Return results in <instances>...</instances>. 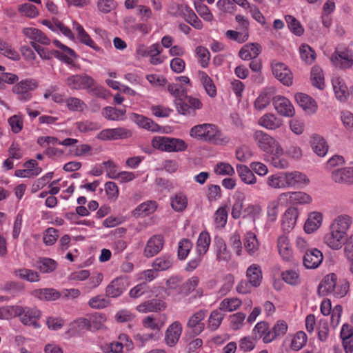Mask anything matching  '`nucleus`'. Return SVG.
Segmentation results:
<instances>
[{
    "instance_id": "58836bf2",
    "label": "nucleus",
    "mask_w": 353,
    "mask_h": 353,
    "mask_svg": "<svg viewBox=\"0 0 353 353\" xmlns=\"http://www.w3.org/2000/svg\"><path fill=\"white\" fill-rule=\"evenodd\" d=\"M278 250L280 255L285 261H290L292 258V250L290 249L288 237L281 235L278 238Z\"/></svg>"
},
{
    "instance_id": "de8ad7c7",
    "label": "nucleus",
    "mask_w": 353,
    "mask_h": 353,
    "mask_svg": "<svg viewBox=\"0 0 353 353\" xmlns=\"http://www.w3.org/2000/svg\"><path fill=\"white\" fill-rule=\"evenodd\" d=\"M241 304V300L238 298H225L220 303L219 309L224 312H233L237 310Z\"/></svg>"
},
{
    "instance_id": "412c9836",
    "label": "nucleus",
    "mask_w": 353,
    "mask_h": 353,
    "mask_svg": "<svg viewBox=\"0 0 353 353\" xmlns=\"http://www.w3.org/2000/svg\"><path fill=\"white\" fill-rule=\"evenodd\" d=\"M336 280L337 276L334 273H331L325 276L319 285V294L321 296H326L332 293Z\"/></svg>"
},
{
    "instance_id": "69168bd1",
    "label": "nucleus",
    "mask_w": 353,
    "mask_h": 353,
    "mask_svg": "<svg viewBox=\"0 0 353 353\" xmlns=\"http://www.w3.org/2000/svg\"><path fill=\"white\" fill-rule=\"evenodd\" d=\"M282 279L287 283L296 285L300 283L299 274L294 270H286L281 274Z\"/></svg>"
},
{
    "instance_id": "13d9d810",
    "label": "nucleus",
    "mask_w": 353,
    "mask_h": 353,
    "mask_svg": "<svg viewBox=\"0 0 353 353\" xmlns=\"http://www.w3.org/2000/svg\"><path fill=\"white\" fill-rule=\"evenodd\" d=\"M307 337L304 332H298L293 337L291 348L294 351L301 350L307 343Z\"/></svg>"
},
{
    "instance_id": "c9c22d12",
    "label": "nucleus",
    "mask_w": 353,
    "mask_h": 353,
    "mask_svg": "<svg viewBox=\"0 0 353 353\" xmlns=\"http://www.w3.org/2000/svg\"><path fill=\"white\" fill-rule=\"evenodd\" d=\"M215 246L216 249V259L228 262L231 259L230 252L228 250L225 242L222 238L215 239Z\"/></svg>"
},
{
    "instance_id": "72a5a7b5",
    "label": "nucleus",
    "mask_w": 353,
    "mask_h": 353,
    "mask_svg": "<svg viewBox=\"0 0 353 353\" xmlns=\"http://www.w3.org/2000/svg\"><path fill=\"white\" fill-rule=\"evenodd\" d=\"M246 276L252 287L256 288L260 285L262 281V272L259 265L256 264L250 265L247 270Z\"/></svg>"
},
{
    "instance_id": "79ce46f5",
    "label": "nucleus",
    "mask_w": 353,
    "mask_h": 353,
    "mask_svg": "<svg viewBox=\"0 0 353 353\" xmlns=\"http://www.w3.org/2000/svg\"><path fill=\"white\" fill-rule=\"evenodd\" d=\"M244 246L250 255L254 256L258 253L259 242L254 233L250 232L245 234Z\"/></svg>"
},
{
    "instance_id": "7ed1b4c3",
    "label": "nucleus",
    "mask_w": 353,
    "mask_h": 353,
    "mask_svg": "<svg viewBox=\"0 0 353 353\" xmlns=\"http://www.w3.org/2000/svg\"><path fill=\"white\" fill-rule=\"evenodd\" d=\"M271 67L273 75L283 85L290 86L292 84V73L285 63L273 61Z\"/></svg>"
},
{
    "instance_id": "4c0bfd02",
    "label": "nucleus",
    "mask_w": 353,
    "mask_h": 353,
    "mask_svg": "<svg viewBox=\"0 0 353 353\" xmlns=\"http://www.w3.org/2000/svg\"><path fill=\"white\" fill-rule=\"evenodd\" d=\"M287 187L307 184L309 179L307 176L299 172H285Z\"/></svg>"
},
{
    "instance_id": "864d4df0",
    "label": "nucleus",
    "mask_w": 353,
    "mask_h": 353,
    "mask_svg": "<svg viewBox=\"0 0 353 353\" xmlns=\"http://www.w3.org/2000/svg\"><path fill=\"white\" fill-rule=\"evenodd\" d=\"M285 19L290 31L296 36H301L304 29L301 23L293 16L286 15Z\"/></svg>"
},
{
    "instance_id": "a211bd4d",
    "label": "nucleus",
    "mask_w": 353,
    "mask_h": 353,
    "mask_svg": "<svg viewBox=\"0 0 353 353\" xmlns=\"http://www.w3.org/2000/svg\"><path fill=\"white\" fill-rule=\"evenodd\" d=\"M346 235L330 228V232L324 236L325 243L333 250H339L344 244Z\"/></svg>"
},
{
    "instance_id": "a18cd8bd",
    "label": "nucleus",
    "mask_w": 353,
    "mask_h": 353,
    "mask_svg": "<svg viewBox=\"0 0 353 353\" xmlns=\"http://www.w3.org/2000/svg\"><path fill=\"white\" fill-rule=\"evenodd\" d=\"M234 198L235 201L232 206L231 214L234 219H239L241 215L245 195L243 192L238 191L235 193Z\"/></svg>"
},
{
    "instance_id": "20e7f679",
    "label": "nucleus",
    "mask_w": 353,
    "mask_h": 353,
    "mask_svg": "<svg viewBox=\"0 0 353 353\" xmlns=\"http://www.w3.org/2000/svg\"><path fill=\"white\" fill-rule=\"evenodd\" d=\"M132 132L130 130L119 127L117 128H108L101 130L97 134V139L102 141H111L125 139L131 137Z\"/></svg>"
},
{
    "instance_id": "39448f33",
    "label": "nucleus",
    "mask_w": 353,
    "mask_h": 353,
    "mask_svg": "<svg viewBox=\"0 0 353 353\" xmlns=\"http://www.w3.org/2000/svg\"><path fill=\"white\" fill-rule=\"evenodd\" d=\"M253 137L257 145L267 153L272 152L276 147L280 146L274 138L262 130H256Z\"/></svg>"
},
{
    "instance_id": "393cba45",
    "label": "nucleus",
    "mask_w": 353,
    "mask_h": 353,
    "mask_svg": "<svg viewBox=\"0 0 353 353\" xmlns=\"http://www.w3.org/2000/svg\"><path fill=\"white\" fill-rule=\"evenodd\" d=\"M269 154L268 161L274 167L279 169H284L288 167V161L283 157L281 146L276 147L274 151Z\"/></svg>"
},
{
    "instance_id": "3c124183",
    "label": "nucleus",
    "mask_w": 353,
    "mask_h": 353,
    "mask_svg": "<svg viewBox=\"0 0 353 353\" xmlns=\"http://www.w3.org/2000/svg\"><path fill=\"white\" fill-rule=\"evenodd\" d=\"M267 183L272 188H285L287 187L285 172L276 174L268 178Z\"/></svg>"
},
{
    "instance_id": "0e129e2a",
    "label": "nucleus",
    "mask_w": 353,
    "mask_h": 353,
    "mask_svg": "<svg viewBox=\"0 0 353 353\" xmlns=\"http://www.w3.org/2000/svg\"><path fill=\"white\" fill-rule=\"evenodd\" d=\"M19 10L22 14L30 18H34L39 14V11L36 6L30 3H25L20 5Z\"/></svg>"
},
{
    "instance_id": "8fccbe9b",
    "label": "nucleus",
    "mask_w": 353,
    "mask_h": 353,
    "mask_svg": "<svg viewBox=\"0 0 353 353\" xmlns=\"http://www.w3.org/2000/svg\"><path fill=\"white\" fill-rule=\"evenodd\" d=\"M188 205V199L183 193H178L171 197V206L176 212H183Z\"/></svg>"
},
{
    "instance_id": "f704fd0d",
    "label": "nucleus",
    "mask_w": 353,
    "mask_h": 353,
    "mask_svg": "<svg viewBox=\"0 0 353 353\" xmlns=\"http://www.w3.org/2000/svg\"><path fill=\"white\" fill-rule=\"evenodd\" d=\"M236 171L239 176L243 183L252 185L256 182V179L250 167L249 168L245 165L238 164L236 165Z\"/></svg>"
},
{
    "instance_id": "5701e85b",
    "label": "nucleus",
    "mask_w": 353,
    "mask_h": 353,
    "mask_svg": "<svg viewBox=\"0 0 353 353\" xmlns=\"http://www.w3.org/2000/svg\"><path fill=\"white\" fill-rule=\"evenodd\" d=\"M340 336L343 341V345L345 351L348 352H353V328L350 325L343 324L341 330Z\"/></svg>"
},
{
    "instance_id": "6e6d98bb",
    "label": "nucleus",
    "mask_w": 353,
    "mask_h": 353,
    "mask_svg": "<svg viewBox=\"0 0 353 353\" xmlns=\"http://www.w3.org/2000/svg\"><path fill=\"white\" fill-rule=\"evenodd\" d=\"M192 248V242L188 239H183L179 242L178 259L185 260Z\"/></svg>"
},
{
    "instance_id": "6e6552de",
    "label": "nucleus",
    "mask_w": 353,
    "mask_h": 353,
    "mask_svg": "<svg viewBox=\"0 0 353 353\" xmlns=\"http://www.w3.org/2000/svg\"><path fill=\"white\" fill-rule=\"evenodd\" d=\"M19 309L17 316L20 317L21 323L26 325H33L37 327L39 326L37 320L41 316L40 311L37 308L22 307L18 305H13Z\"/></svg>"
},
{
    "instance_id": "f03ea898",
    "label": "nucleus",
    "mask_w": 353,
    "mask_h": 353,
    "mask_svg": "<svg viewBox=\"0 0 353 353\" xmlns=\"http://www.w3.org/2000/svg\"><path fill=\"white\" fill-rule=\"evenodd\" d=\"M154 148L168 152H182L187 149L188 145L180 139L168 137H155L152 140Z\"/></svg>"
},
{
    "instance_id": "dca6fc26",
    "label": "nucleus",
    "mask_w": 353,
    "mask_h": 353,
    "mask_svg": "<svg viewBox=\"0 0 353 353\" xmlns=\"http://www.w3.org/2000/svg\"><path fill=\"white\" fill-rule=\"evenodd\" d=\"M299 216L298 210L294 207L288 208L282 219V228L283 231L290 232L295 226Z\"/></svg>"
},
{
    "instance_id": "f3484780",
    "label": "nucleus",
    "mask_w": 353,
    "mask_h": 353,
    "mask_svg": "<svg viewBox=\"0 0 353 353\" xmlns=\"http://www.w3.org/2000/svg\"><path fill=\"white\" fill-rule=\"evenodd\" d=\"M332 178L336 183L353 184V166L334 170Z\"/></svg>"
},
{
    "instance_id": "9b49d317",
    "label": "nucleus",
    "mask_w": 353,
    "mask_h": 353,
    "mask_svg": "<svg viewBox=\"0 0 353 353\" xmlns=\"http://www.w3.org/2000/svg\"><path fill=\"white\" fill-rule=\"evenodd\" d=\"M272 103L275 110L279 114L288 117L294 116V107L287 98L278 95L273 98Z\"/></svg>"
},
{
    "instance_id": "0eeeda50",
    "label": "nucleus",
    "mask_w": 353,
    "mask_h": 353,
    "mask_svg": "<svg viewBox=\"0 0 353 353\" xmlns=\"http://www.w3.org/2000/svg\"><path fill=\"white\" fill-rule=\"evenodd\" d=\"M94 80L87 74H74L65 79L66 85L72 90L88 89Z\"/></svg>"
},
{
    "instance_id": "f8f14e48",
    "label": "nucleus",
    "mask_w": 353,
    "mask_h": 353,
    "mask_svg": "<svg viewBox=\"0 0 353 353\" xmlns=\"http://www.w3.org/2000/svg\"><path fill=\"white\" fill-rule=\"evenodd\" d=\"M279 200L286 201L292 204H307L311 202L312 198L303 192H288L279 194Z\"/></svg>"
},
{
    "instance_id": "680f3d73",
    "label": "nucleus",
    "mask_w": 353,
    "mask_h": 353,
    "mask_svg": "<svg viewBox=\"0 0 353 353\" xmlns=\"http://www.w3.org/2000/svg\"><path fill=\"white\" fill-rule=\"evenodd\" d=\"M65 103L68 109L72 111H83L86 107L85 103L77 97H70L67 99Z\"/></svg>"
},
{
    "instance_id": "e433bc0d",
    "label": "nucleus",
    "mask_w": 353,
    "mask_h": 353,
    "mask_svg": "<svg viewBox=\"0 0 353 353\" xmlns=\"http://www.w3.org/2000/svg\"><path fill=\"white\" fill-rule=\"evenodd\" d=\"M174 261L170 254H163L156 258L152 263V267L159 271H165L172 268Z\"/></svg>"
},
{
    "instance_id": "5fc2aeb1",
    "label": "nucleus",
    "mask_w": 353,
    "mask_h": 353,
    "mask_svg": "<svg viewBox=\"0 0 353 353\" xmlns=\"http://www.w3.org/2000/svg\"><path fill=\"white\" fill-rule=\"evenodd\" d=\"M301 59L306 63L311 64L316 59V53L308 45L302 44L299 48Z\"/></svg>"
},
{
    "instance_id": "473e14b6",
    "label": "nucleus",
    "mask_w": 353,
    "mask_h": 353,
    "mask_svg": "<svg viewBox=\"0 0 353 353\" xmlns=\"http://www.w3.org/2000/svg\"><path fill=\"white\" fill-rule=\"evenodd\" d=\"M73 29L77 32L78 39L80 41L96 51H100L101 48L95 45L93 40L90 37L89 34L85 31L84 28L81 25L77 22L73 23Z\"/></svg>"
},
{
    "instance_id": "bb28decb",
    "label": "nucleus",
    "mask_w": 353,
    "mask_h": 353,
    "mask_svg": "<svg viewBox=\"0 0 353 353\" xmlns=\"http://www.w3.org/2000/svg\"><path fill=\"white\" fill-rule=\"evenodd\" d=\"M130 118L139 126L145 128L148 130L157 132L159 131L160 129V127L158 124L154 123L152 119L147 118L143 115L132 113L130 116Z\"/></svg>"
},
{
    "instance_id": "4468645a",
    "label": "nucleus",
    "mask_w": 353,
    "mask_h": 353,
    "mask_svg": "<svg viewBox=\"0 0 353 353\" xmlns=\"http://www.w3.org/2000/svg\"><path fill=\"white\" fill-rule=\"evenodd\" d=\"M323 258V254L320 250L316 248L312 249L304 254L303 265L307 269H315L321 263Z\"/></svg>"
},
{
    "instance_id": "c03bdc74",
    "label": "nucleus",
    "mask_w": 353,
    "mask_h": 353,
    "mask_svg": "<svg viewBox=\"0 0 353 353\" xmlns=\"http://www.w3.org/2000/svg\"><path fill=\"white\" fill-rule=\"evenodd\" d=\"M210 244V237L207 232L200 233L196 242V251L200 256H203L208 252Z\"/></svg>"
},
{
    "instance_id": "f257e3e1",
    "label": "nucleus",
    "mask_w": 353,
    "mask_h": 353,
    "mask_svg": "<svg viewBox=\"0 0 353 353\" xmlns=\"http://www.w3.org/2000/svg\"><path fill=\"white\" fill-rule=\"evenodd\" d=\"M190 137L211 143L221 145L228 142L226 137H222L216 126L210 123H203L193 126L190 130Z\"/></svg>"
},
{
    "instance_id": "b1692460",
    "label": "nucleus",
    "mask_w": 353,
    "mask_h": 353,
    "mask_svg": "<svg viewBox=\"0 0 353 353\" xmlns=\"http://www.w3.org/2000/svg\"><path fill=\"white\" fill-rule=\"evenodd\" d=\"M288 330L287 323L283 321H279L272 327V330L268 331V333L263 338V342L267 343L272 341L278 336H283Z\"/></svg>"
},
{
    "instance_id": "aec40b11",
    "label": "nucleus",
    "mask_w": 353,
    "mask_h": 353,
    "mask_svg": "<svg viewBox=\"0 0 353 353\" xmlns=\"http://www.w3.org/2000/svg\"><path fill=\"white\" fill-rule=\"evenodd\" d=\"M125 290L126 285L123 278L118 277L107 286L105 293L108 296L116 298L121 295Z\"/></svg>"
},
{
    "instance_id": "09e8293b",
    "label": "nucleus",
    "mask_w": 353,
    "mask_h": 353,
    "mask_svg": "<svg viewBox=\"0 0 353 353\" xmlns=\"http://www.w3.org/2000/svg\"><path fill=\"white\" fill-rule=\"evenodd\" d=\"M224 316L225 314L219 309L212 311L208 319V328L211 331L216 330L221 324Z\"/></svg>"
},
{
    "instance_id": "ddd939ff",
    "label": "nucleus",
    "mask_w": 353,
    "mask_h": 353,
    "mask_svg": "<svg viewBox=\"0 0 353 353\" xmlns=\"http://www.w3.org/2000/svg\"><path fill=\"white\" fill-rule=\"evenodd\" d=\"M205 310H199L188 320L187 326L191 330V332L194 335L199 334L204 330L205 325L201 321L205 319Z\"/></svg>"
},
{
    "instance_id": "c85d7f7f",
    "label": "nucleus",
    "mask_w": 353,
    "mask_h": 353,
    "mask_svg": "<svg viewBox=\"0 0 353 353\" xmlns=\"http://www.w3.org/2000/svg\"><path fill=\"white\" fill-rule=\"evenodd\" d=\"M258 123L266 129L276 130L282 125V120L273 114L268 113L259 119Z\"/></svg>"
},
{
    "instance_id": "a19ab883",
    "label": "nucleus",
    "mask_w": 353,
    "mask_h": 353,
    "mask_svg": "<svg viewBox=\"0 0 353 353\" xmlns=\"http://www.w3.org/2000/svg\"><path fill=\"white\" fill-rule=\"evenodd\" d=\"M32 294L39 299L45 301H54L61 297V293L53 288L36 290Z\"/></svg>"
},
{
    "instance_id": "1a4fd4ad",
    "label": "nucleus",
    "mask_w": 353,
    "mask_h": 353,
    "mask_svg": "<svg viewBox=\"0 0 353 353\" xmlns=\"http://www.w3.org/2000/svg\"><path fill=\"white\" fill-rule=\"evenodd\" d=\"M330 60L339 69H348L353 65V54L348 50H336L332 54Z\"/></svg>"
},
{
    "instance_id": "cd10ccee",
    "label": "nucleus",
    "mask_w": 353,
    "mask_h": 353,
    "mask_svg": "<svg viewBox=\"0 0 353 353\" xmlns=\"http://www.w3.org/2000/svg\"><path fill=\"white\" fill-rule=\"evenodd\" d=\"M261 47L259 43H250L244 46L239 51V56L243 60L254 59L261 53Z\"/></svg>"
},
{
    "instance_id": "c756f323",
    "label": "nucleus",
    "mask_w": 353,
    "mask_h": 353,
    "mask_svg": "<svg viewBox=\"0 0 353 353\" xmlns=\"http://www.w3.org/2000/svg\"><path fill=\"white\" fill-rule=\"evenodd\" d=\"M295 99L300 107L309 113H314L316 110L315 101L306 94L298 93L295 95Z\"/></svg>"
},
{
    "instance_id": "49530a36",
    "label": "nucleus",
    "mask_w": 353,
    "mask_h": 353,
    "mask_svg": "<svg viewBox=\"0 0 353 353\" xmlns=\"http://www.w3.org/2000/svg\"><path fill=\"white\" fill-rule=\"evenodd\" d=\"M35 266L42 273H50L57 266V262L50 258H41L36 262Z\"/></svg>"
},
{
    "instance_id": "4d7b16f0",
    "label": "nucleus",
    "mask_w": 353,
    "mask_h": 353,
    "mask_svg": "<svg viewBox=\"0 0 353 353\" xmlns=\"http://www.w3.org/2000/svg\"><path fill=\"white\" fill-rule=\"evenodd\" d=\"M175 105L177 112L182 115L185 116H194L196 112L192 110L188 104L186 103V98L184 97V99H179L175 100Z\"/></svg>"
},
{
    "instance_id": "7c9ffc66",
    "label": "nucleus",
    "mask_w": 353,
    "mask_h": 353,
    "mask_svg": "<svg viewBox=\"0 0 353 353\" xmlns=\"http://www.w3.org/2000/svg\"><path fill=\"white\" fill-rule=\"evenodd\" d=\"M352 223V220L350 216L343 214L337 216L332 224L330 226V228L334 231H339L341 233L347 235V231L350 227Z\"/></svg>"
},
{
    "instance_id": "a878e982",
    "label": "nucleus",
    "mask_w": 353,
    "mask_h": 353,
    "mask_svg": "<svg viewBox=\"0 0 353 353\" xmlns=\"http://www.w3.org/2000/svg\"><path fill=\"white\" fill-rule=\"evenodd\" d=\"M332 86L336 97L341 101H345L349 95V91L343 79L339 77H334Z\"/></svg>"
},
{
    "instance_id": "bf43d9fd",
    "label": "nucleus",
    "mask_w": 353,
    "mask_h": 353,
    "mask_svg": "<svg viewBox=\"0 0 353 353\" xmlns=\"http://www.w3.org/2000/svg\"><path fill=\"white\" fill-rule=\"evenodd\" d=\"M16 274L21 279L26 280L29 282H37L39 281V274L34 270L29 269H19L16 271Z\"/></svg>"
},
{
    "instance_id": "6ab92c4d",
    "label": "nucleus",
    "mask_w": 353,
    "mask_h": 353,
    "mask_svg": "<svg viewBox=\"0 0 353 353\" xmlns=\"http://www.w3.org/2000/svg\"><path fill=\"white\" fill-rule=\"evenodd\" d=\"M182 332V327L179 321H174L167 329L165 332V342L172 347L178 342Z\"/></svg>"
},
{
    "instance_id": "603ef678",
    "label": "nucleus",
    "mask_w": 353,
    "mask_h": 353,
    "mask_svg": "<svg viewBox=\"0 0 353 353\" xmlns=\"http://www.w3.org/2000/svg\"><path fill=\"white\" fill-rule=\"evenodd\" d=\"M311 81L314 86L320 90L324 88V77L321 68L314 66L311 70Z\"/></svg>"
},
{
    "instance_id": "052dcab7",
    "label": "nucleus",
    "mask_w": 353,
    "mask_h": 353,
    "mask_svg": "<svg viewBox=\"0 0 353 353\" xmlns=\"http://www.w3.org/2000/svg\"><path fill=\"white\" fill-rule=\"evenodd\" d=\"M228 215V205L221 206L216 211L214 214L215 223L220 227H224L227 223Z\"/></svg>"
},
{
    "instance_id": "423d86ee",
    "label": "nucleus",
    "mask_w": 353,
    "mask_h": 353,
    "mask_svg": "<svg viewBox=\"0 0 353 353\" xmlns=\"http://www.w3.org/2000/svg\"><path fill=\"white\" fill-rule=\"evenodd\" d=\"M37 87V83L33 79H26L21 81L16 84L13 88V92L17 94L18 99L22 101H26L31 99L32 94L30 90Z\"/></svg>"
},
{
    "instance_id": "4be33fe9",
    "label": "nucleus",
    "mask_w": 353,
    "mask_h": 353,
    "mask_svg": "<svg viewBox=\"0 0 353 353\" xmlns=\"http://www.w3.org/2000/svg\"><path fill=\"white\" fill-rule=\"evenodd\" d=\"M166 307V304L164 301L160 299H152L145 301L137 307L139 312L148 313V312H157L164 310Z\"/></svg>"
},
{
    "instance_id": "9d476101",
    "label": "nucleus",
    "mask_w": 353,
    "mask_h": 353,
    "mask_svg": "<svg viewBox=\"0 0 353 353\" xmlns=\"http://www.w3.org/2000/svg\"><path fill=\"white\" fill-rule=\"evenodd\" d=\"M164 238L160 234L154 235L149 239L143 250V255L147 258L157 255L163 249Z\"/></svg>"
},
{
    "instance_id": "ea45409f",
    "label": "nucleus",
    "mask_w": 353,
    "mask_h": 353,
    "mask_svg": "<svg viewBox=\"0 0 353 353\" xmlns=\"http://www.w3.org/2000/svg\"><path fill=\"white\" fill-rule=\"evenodd\" d=\"M322 215L319 212H312L304 225V230L310 234L316 230L321 225Z\"/></svg>"
},
{
    "instance_id": "338daca9",
    "label": "nucleus",
    "mask_w": 353,
    "mask_h": 353,
    "mask_svg": "<svg viewBox=\"0 0 353 353\" xmlns=\"http://www.w3.org/2000/svg\"><path fill=\"white\" fill-rule=\"evenodd\" d=\"M3 290L14 296L23 291V285L22 283L19 282L10 281L6 283L3 285Z\"/></svg>"
},
{
    "instance_id": "e2e57ef3",
    "label": "nucleus",
    "mask_w": 353,
    "mask_h": 353,
    "mask_svg": "<svg viewBox=\"0 0 353 353\" xmlns=\"http://www.w3.org/2000/svg\"><path fill=\"white\" fill-rule=\"evenodd\" d=\"M196 53L199 57L201 65L204 68H207L210 59V54L208 50L203 46H198L196 48Z\"/></svg>"
},
{
    "instance_id": "774afa93",
    "label": "nucleus",
    "mask_w": 353,
    "mask_h": 353,
    "mask_svg": "<svg viewBox=\"0 0 353 353\" xmlns=\"http://www.w3.org/2000/svg\"><path fill=\"white\" fill-rule=\"evenodd\" d=\"M194 7L201 17L207 21H212L213 16L207 6L201 3V2H195Z\"/></svg>"
},
{
    "instance_id": "2f4dec72",
    "label": "nucleus",
    "mask_w": 353,
    "mask_h": 353,
    "mask_svg": "<svg viewBox=\"0 0 353 353\" xmlns=\"http://www.w3.org/2000/svg\"><path fill=\"white\" fill-rule=\"evenodd\" d=\"M311 146L312 150L319 157H324L328 150L325 140L319 134H314L312 137Z\"/></svg>"
},
{
    "instance_id": "37998d69",
    "label": "nucleus",
    "mask_w": 353,
    "mask_h": 353,
    "mask_svg": "<svg viewBox=\"0 0 353 353\" xmlns=\"http://www.w3.org/2000/svg\"><path fill=\"white\" fill-rule=\"evenodd\" d=\"M157 208L156 201H148L138 205L134 211L136 216H145L153 213Z\"/></svg>"
},
{
    "instance_id": "2eb2a0df",
    "label": "nucleus",
    "mask_w": 353,
    "mask_h": 353,
    "mask_svg": "<svg viewBox=\"0 0 353 353\" xmlns=\"http://www.w3.org/2000/svg\"><path fill=\"white\" fill-rule=\"evenodd\" d=\"M106 320L105 316L101 313L94 314L90 319H81L79 320L81 324L87 330H98L102 329L104 326V323Z\"/></svg>"
}]
</instances>
